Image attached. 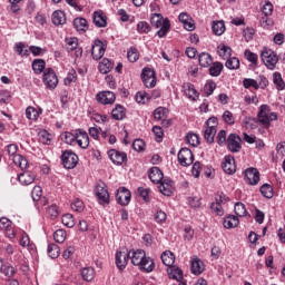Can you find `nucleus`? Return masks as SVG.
Wrapping results in <instances>:
<instances>
[{
    "label": "nucleus",
    "mask_w": 285,
    "mask_h": 285,
    "mask_svg": "<svg viewBox=\"0 0 285 285\" xmlns=\"http://www.w3.org/2000/svg\"><path fill=\"white\" fill-rule=\"evenodd\" d=\"M129 259L134 266H139L146 273H153L155 271V263L149 257H146V252L144 249L130 250L128 252Z\"/></svg>",
    "instance_id": "f257e3e1"
},
{
    "label": "nucleus",
    "mask_w": 285,
    "mask_h": 285,
    "mask_svg": "<svg viewBox=\"0 0 285 285\" xmlns=\"http://www.w3.org/2000/svg\"><path fill=\"white\" fill-rule=\"evenodd\" d=\"M150 23L151 26H154L155 28H160L157 31V36L161 39L163 37H166V35H168V30H170V20L168 19H164V16H161L160 13H155L151 18H150Z\"/></svg>",
    "instance_id": "f03ea898"
},
{
    "label": "nucleus",
    "mask_w": 285,
    "mask_h": 285,
    "mask_svg": "<svg viewBox=\"0 0 285 285\" xmlns=\"http://www.w3.org/2000/svg\"><path fill=\"white\" fill-rule=\"evenodd\" d=\"M257 119L262 126L268 128L271 121H277V114L271 112V107L267 105H262L257 115Z\"/></svg>",
    "instance_id": "7ed1b4c3"
},
{
    "label": "nucleus",
    "mask_w": 285,
    "mask_h": 285,
    "mask_svg": "<svg viewBox=\"0 0 285 285\" xmlns=\"http://www.w3.org/2000/svg\"><path fill=\"white\" fill-rule=\"evenodd\" d=\"M261 58L263 63H265L266 68H268V70H275V67L279 61V57L277 56V53L268 48L263 49Z\"/></svg>",
    "instance_id": "20e7f679"
},
{
    "label": "nucleus",
    "mask_w": 285,
    "mask_h": 285,
    "mask_svg": "<svg viewBox=\"0 0 285 285\" xmlns=\"http://www.w3.org/2000/svg\"><path fill=\"white\" fill-rule=\"evenodd\" d=\"M42 81L48 90H55L59 86V78L52 68L45 69Z\"/></svg>",
    "instance_id": "39448f33"
},
{
    "label": "nucleus",
    "mask_w": 285,
    "mask_h": 285,
    "mask_svg": "<svg viewBox=\"0 0 285 285\" xmlns=\"http://www.w3.org/2000/svg\"><path fill=\"white\" fill-rule=\"evenodd\" d=\"M244 88H253L254 90H259V88H266L268 86V80L264 76H259V81L253 78H245L243 80Z\"/></svg>",
    "instance_id": "423d86ee"
},
{
    "label": "nucleus",
    "mask_w": 285,
    "mask_h": 285,
    "mask_svg": "<svg viewBox=\"0 0 285 285\" xmlns=\"http://www.w3.org/2000/svg\"><path fill=\"white\" fill-rule=\"evenodd\" d=\"M61 160L65 168H67L68 170H71L77 166L79 161V157L75 153L70 150H66L61 156Z\"/></svg>",
    "instance_id": "0eeeda50"
},
{
    "label": "nucleus",
    "mask_w": 285,
    "mask_h": 285,
    "mask_svg": "<svg viewBox=\"0 0 285 285\" xmlns=\"http://www.w3.org/2000/svg\"><path fill=\"white\" fill-rule=\"evenodd\" d=\"M106 55V45L104 41L96 39L91 47V57L95 61H99Z\"/></svg>",
    "instance_id": "6e6552de"
},
{
    "label": "nucleus",
    "mask_w": 285,
    "mask_h": 285,
    "mask_svg": "<svg viewBox=\"0 0 285 285\" xmlns=\"http://www.w3.org/2000/svg\"><path fill=\"white\" fill-rule=\"evenodd\" d=\"M178 161L180 166H190L195 161V156L193 151L188 148H181L178 153Z\"/></svg>",
    "instance_id": "1a4fd4ad"
},
{
    "label": "nucleus",
    "mask_w": 285,
    "mask_h": 285,
    "mask_svg": "<svg viewBox=\"0 0 285 285\" xmlns=\"http://www.w3.org/2000/svg\"><path fill=\"white\" fill-rule=\"evenodd\" d=\"M227 148L230 153H239L242 150V138L237 134H230L227 138Z\"/></svg>",
    "instance_id": "9d476101"
},
{
    "label": "nucleus",
    "mask_w": 285,
    "mask_h": 285,
    "mask_svg": "<svg viewBox=\"0 0 285 285\" xmlns=\"http://www.w3.org/2000/svg\"><path fill=\"white\" fill-rule=\"evenodd\" d=\"M132 195L130 190L126 187H120L116 194V200L120 204V206H128L130 204Z\"/></svg>",
    "instance_id": "9b49d317"
},
{
    "label": "nucleus",
    "mask_w": 285,
    "mask_h": 285,
    "mask_svg": "<svg viewBox=\"0 0 285 285\" xmlns=\"http://www.w3.org/2000/svg\"><path fill=\"white\" fill-rule=\"evenodd\" d=\"M244 175L245 181H247L249 186H257V184H259V170H257V168H247Z\"/></svg>",
    "instance_id": "f8f14e48"
},
{
    "label": "nucleus",
    "mask_w": 285,
    "mask_h": 285,
    "mask_svg": "<svg viewBox=\"0 0 285 285\" xmlns=\"http://www.w3.org/2000/svg\"><path fill=\"white\" fill-rule=\"evenodd\" d=\"M108 155L112 164H117V166H121V164L128 159L126 153L118 151L117 149L109 150Z\"/></svg>",
    "instance_id": "ddd939ff"
},
{
    "label": "nucleus",
    "mask_w": 285,
    "mask_h": 285,
    "mask_svg": "<svg viewBox=\"0 0 285 285\" xmlns=\"http://www.w3.org/2000/svg\"><path fill=\"white\" fill-rule=\"evenodd\" d=\"M115 99H117V97L112 91H101L97 95V101L104 106L115 104Z\"/></svg>",
    "instance_id": "4468645a"
},
{
    "label": "nucleus",
    "mask_w": 285,
    "mask_h": 285,
    "mask_svg": "<svg viewBox=\"0 0 285 285\" xmlns=\"http://www.w3.org/2000/svg\"><path fill=\"white\" fill-rule=\"evenodd\" d=\"M128 259H130V254L128 252H117L116 253V266L119 271H124L128 266Z\"/></svg>",
    "instance_id": "2eb2a0df"
},
{
    "label": "nucleus",
    "mask_w": 285,
    "mask_h": 285,
    "mask_svg": "<svg viewBox=\"0 0 285 285\" xmlns=\"http://www.w3.org/2000/svg\"><path fill=\"white\" fill-rule=\"evenodd\" d=\"M222 168L226 175H234L237 170V167L235 166V158L233 156H226Z\"/></svg>",
    "instance_id": "dca6fc26"
},
{
    "label": "nucleus",
    "mask_w": 285,
    "mask_h": 285,
    "mask_svg": "<svg viewBox=\"0 0 285 285\" xmlns=\"http://www.w3.org/2000/svg\"><path fill=\"white\" fill-rule=\"evenodd\" d=\"M76 141L78 146L85 150L90 146V138L88 137V132L82 130L76 131Z\"/></svg>",
    "instance_id": "f3484780"
},
{
    "label": "nucleus",
    "mask_w": 285,
    "mask_h": 285,
    "mask_svg": "<svg viewBox=\"0 0 285 285\" xmlns=\"http://www.w3.org/2000/svg\"><path fill=\"white\" fill-rule=\"evenodd\" d=\"M96 196L99 202H102V204H110V194H108V189H106V187L101 185L96 186Z\"/></svg>",
    "instance_id": "a211bd4d"
},
{
    "label": "nucleus",
    "mask_w": 285,
    "mask_h": 285,
    "mask_svg": "<svg viewBox=\"0 0 285 285\" xmlns=\"http://www.w3.org/2000/svg\"><path fill=\"white\" fill-rule=\"evenodd\" d=\"M148 175L153 184H161V180L164 179V173L159 167H151Z\"/></svg>",
    "instance_id": "6ab92c4d"
},
{
    "label": "nucleus",
    "mask_w": 285,
    "mask_h": 285,
    "mask_svg": "<svg viewBox=\"0 0 285 285\" xmlns=\"http://www.w3.org/2000/svg\"><path fill=\"white\" fill-rule=\"evenodd\" d=\"M36 177L32 171H24L19 175L18 179L23 186H30V184L35 183Z\"/></svg>",
    "instance_id": "aec40b11"
},
{
    "label": "nucleus",
    "mask_w": 285,
    "mask_h": 285,
    "mask_svg": "<svg viewBox=\"0 0 285 285\" xmlns=\"http://www.w3.org/2000/svg\"><path fill=\"white\" fill-rule=\"evenodd\" d=\"M173 180L170 179H165L164 181H161V184L159 185V191L165 195V197H170V195H173Z\"/></svg>",
    "instance_id": "412c9836"
},
{
    "label": "nucleus",
    "mask_w": 285,
    "mask_h": 285,
    "mask_svg": "<svg viewBox=\"0 0 285 285\" xmlns=\"http://www.w3.org/2000/svg\"><path fill=\"white\" fill-rule=\"evenodd\" d=\"M92 19L97 28H106V26H108L104 11H95Z\"/></svg>",
    "instance_id": "4be33fe9"
},
{
    "label": "nucleus",
    "mask_w": 285,
    "mask_h": 285,
    "mask_svg": "<svg viewBox=\"0 0 285 285\" xmlns=\"http://www.w3.org/2000/svg\"><path fill=\"white\" fill-rule=\"evenodd\" d=\"M183 92L188 97V99H191L195 101L197 97V90H195V86L190 82L183 83Z\"/></svg>",
    "instance_id": "5701e85b"
},
{
    "label": "nucleus",
    "mask_w": 285,
    "mask_h": 285,
    "mask_svg": "<svg viewBox=\"0 0 285 285\" xmlns=\"http://www.w3.org/2000/svg\"><path fill=\"white\" fill-rule=\"evenodd\" d=\"M51 21L53 26H63L66 23V13L61 10L53 11Z\"/></svg>",
    "instance_id": "b1692460"
},
{
    "label": "nucleus",
    "mask_w": 285,
    "mask_h": 285,
    "mask_svg": "<svg viewBox=\"0 0 285 285\" xmlns=\"http://www.w3.org/2000/svg\"><path fill=\"white\" fill-rule=\"evenodd\" d=\"M215 135H217V128L215 126L206 127L204 131V139L207 144L215 142Z\"/></svg>",
    "instance_id": "393cba45"
},
{
    "label": "nucleus",
    "mask_w": 285,
    "mask_h": 285,
    "mask_svg": "<svg viewBox=\"0 0 285 285\" xmlns=\"http://www.w3.org/2000/svg\"><path fill=\"white\" fill-rule=\"evenodd\" d=\"M198 61H199V66H202V68H208L209 66L213 65V56H210V53H208V52H202L198 56Z\"/></svg>",
    "instance_id": "a878e982"
},
{
    "label": "nucleus",
    "mask_w": 285,
    "mask_h": 285,
    "mask_svg": "<svg viewBox=\"0 0 285 285\" xmlns=\"http://www.w3.org/2000/svg\"><path fill=\"white\" fill-rule=\"evenodd\" d=\"M112 119H116V121H121L124 117H126V108L121 105H116L115 109L111 111Z\"/></svg>",
    "instance_id": "bb28decb"
},
{
    "label": "nucleus",
    "mask_w": 285,
    "mask_h": 285,
    "mask_svg": "<svg viewBox=\"0 0 285 285\" xmlns=\"http://www.w3.org/2000/svg\"><path fill=\"white\" fill-rule=\"evenodd\" d=\"M191 273L194 275H202L204 273V262L199 258H194L191 261Z\"/></svg>",
    "instance_id": "cd10ccee"
},
{
    "label": "nucleus",
    "mask_w": 285,
    "mask_h": 285,
    "mask_svg": "<svg viewBox=\"0 0 285 285\" xmlns=\"http://www.w3.org/2000/svg\"><path fill=\"white\" fill-rule=\"evenodd\" d=\"M73 28L78 32H86V30H88V20H86V18H76L73 20Z\"/></svg>",
    "instance_id": "c85d7f7f"
},
{
    "label": "nucleus",
    "mask_w": 285,
    "mask_h": 285,
    "mask_svg": "<svg viewBox=\"0 0 285 285\" xmlns=\"http://www.w3.org/2000/svg\"><path fill=\"white\" fill-rule=\"evenodd\" d=\"M32 70L36 75H41V72H46V60L35 59L32 61Z\"/></svg>",
    "instance_id": "c756f323"
},
{
    "label": "nucleus",
    "mask_w": 285,
    "mask_h": 285,
    "mask_svg": "<svg viewBox=\"0 0 285 285\" xmlns=\"http://www.w3.org/2000/svg\"><path fill=\"white\" fill-rule=\"evenodd\" d=\"M168 275L170 279H176V282H181V279H184V272L179 267L169 268Z\"/></svg>",
    "instance_id": "7c9ffc66"
},
{
    "label": "nucleus",
    "mask_w": 285,
    "mask_h": 285,
    "mask_svg": "<svg viewBox=\"0 0 285 285\" xmlns=\"http://www.w3.org/2000/svg\"><path fill=\"white\" fill-rule=\"evenodd\" d=\"M239 226V218L234 215H229L224 219V227L225 228H237Z\"/></svg>",
    "instance_id": "2f4dec72"
},
{
    "label": "nucleus",
    "mask_w": 285,
    "mask_h": 285,
    "mask_svg": "<svg viewBox=\"0 0 285 285\" xmlns=\"http://www.w3.org/2000/svg\"><path fill=\"white\" fill-rule=\"evenodd\" d=\"M212 30L214 35L217 37H222L224 32H226V24L224 23V20L217 21L213 23Z\"/></svg>",
    "instance_id": "473e14b6"
},
{
    "label": "nucleus",
    "mask_w": 285,
    "mask_h": 285,
    "mask_svg": "<svg viewBox=\"0 0 285 285\" xmlns=\"http://www.w3.org/2000/svg\"><path fill=\"white\" fill-rule=\"evenodd\" d=\"M81 277L85 282H92L95 279V269L92 267L82 268Z\"/></svg>",
    "instance_id": "72a5a7b5"
},
{
    "label": "nucleus",
    "mask_w": 285,
    "mask_h": 285,
    "mask_svg": "<svg viewBox=\"0 0 285 285\" xmlns=\"http://www.w3.org/2000/svg\"><path fill=\"white\" fill-rule=\"evenodd\" d=\"M98 70H99V72H101V75H108V72H110V70H112V62H110V60H108V59H104L99 63Z\"/></svg>",
    "instance_id": "f704fd0d"
},
{
    "label": "nucleus",
    "mask_w": 285,
    "mask_h": 285,
    "mask_svg": "<svg viewBox=\"0 0 285 285\" xmlns=\"http://www.w3.org/2000/svg\"><path fill=\"white\" fill-rule=\"evenodd\" d=\"M161 262L165 266H173L175 264V254L171 252H164L161 254Z\"/></svg>",
    "instance_id": "c9c22d12"
},
{
    "label": "nucleus",
    "mask_w": 285,
    "mask_h": 285,
    "mask_svg": "<svg viewBox=\"0 0 285 285\" xmlns=\"http://www.w3.org/2000/svg\"><path fill=\"white\" fill-rule=\"evenodd\" d=\"M223 70H224V65L222 62H214L213 66L209 68V75L212 77H219Z\"/></svg>",
    "instance_id": "e433bc0d"
},
{
    "label": "nucleus",
    "mask_w": 285,
    "mask_h": 285,
    "mask_svg": "<svg viewBox=\"0 0 285 285\" xmlns=\"http://www.w3.org/2000/svg\"><path fill=\"white\" fill-rule=\"evenodd\" d=\"M61 253V249L57 244H49L48 246V255L51 257V259H57Z\"/></svg>",
    "instance_id": "4c0bfd02"
},
{
    "label": "nucleus",
    "mask_w": 285,
    "mask_h": 285,
    "mask_svg": "<svg viewBox=\"0 0 285 285\" xmlns=\"http://www.w3.org/2000/svg\"><path fill=\"white\" fill-rule=\"evenodd\" d=\"M233 52V49L226 45H219L218 46V55L219 57H223V59H228Z\"/></svg>",
    "instance_id": "58836bf2"
},
{
    "label": "nucleus",
    "mask_w": 285,
    "mask_h": 285,
    "mask_svg": "<svg viewBox=\"0 0 285 285\" xmlns=\"http://www.w3.org/2000/svg\"><path fill=\"white\" fill-rule=\"evenodd\" d=\"M273 81H274L277 90H284L285 83H284V79L282 78V73L274 72Z\"/></svg>",
    "instance_id": "ea45409f"
},
{
    "label": "nucleus",
    "mask_w": 285,
    "mask_h": 285,
    "mask_svg": "<svg viewBox=\"0 0 285 285\" xmlns=\"http://www.w3.org/2000/svg\"><path fill=\"white\" fill-rule=\"evenodd\" d=\"M261 193L263 197H266L267 199H273V187L269 184H264L261 187Z\"/></svg>",
    "instance_id": "a19ab883"
},
{
    "label": "nucleus",
    "mask_w": 285,
    "mask_h": 285,
    "mask_svg": "<svg viewBox=\"0 0 285 285\" xmlns=\"http://www.w3.org/2000/svg\"><path fill=\"white\" fill-rule=\"evenodd\" d=\"M136 101L137 104H148V101H150V95L146 91H138L136 94Z\"/></svg>",
    "instance_id": "79ce46f5"
},
{
    "label": "nucleus",
    "mask_w": 285,
    "mask_h": 285,
    "mask_svg": "<svg viewBox=\"0 0 285 285\" xmlns=\"http://www.w3.org/2000/svg\"><path fill=\"white\" fill-rule=\"evenodd\" d=\"M13 164H16V166H19V168H28V159H26L21 155L13 156Z\"/></svg>",
    "instance_id": "37998d69"
},
{
    "label": "nucleus",
    "mask_w": 285,
    "mask_h": 285,
    "mask_svg": "<svg viewBox=\"0 0 285 285\" xmlns=\"http://www.w3.org/2000/svg\"><path fill=\"white\" fill-rule=\"evenodd\" d=\"M225 66L228 68V70H237L239 68V59L235 57L229 58L227 59Z\"/></svg>",
    "instance_id": "c03bdc74"
},
{
    "label": "nucleus",
    "mask_w": 285,
    "mask_h": 285,
    "mask_svg": "<svg viewBox=\"0 0 285 285\" xmlns=\"http://www.w3.org/2000/svg\"><path fill=\"white\" fill-rule=\"evenodd\" d=\"M235 214L238 217H246V205L243 203H236L234 206Z\"/></svg>",
    "instance_id": "a18cd8bd"
},
{
    "label": "nucleus",
    "mask_w": 285,
    "mask_h": 285,
    "mask_svg": "<svg viewBox=\"0 0 285 285\" xmlns=\"http://www.w3.org/2000/svg\"><path fill=\"white\" fill-rule=\"evenodd\" d=\"M26 117H27V119H31L32 121H37V119L39 117V111H37V109H35V107H28L26 109Z\"/></svg>",
    "instance_id": "49530a36"
},
{
    "label": "nucleus",
    "mask_w": 285,
    "mask_h": 285,
    "mask_svg": "<svg viewBox=\"0 0 285 285\" xmlns=\"http://www.w3.org/2000/svg\"><path fill=\"white\" fill-rule=\"evenodd\" d=\"M53 239L57 244H63L66 242V230L58 229L53 233Z\"/></svg>",
    "instance_id": "de8ad7c7"
},
{
    "label": "nucleus",
    "mask_w": 285,
    "mask_h": 285,
    "mask_svg": "<svg viewBox=\"0 0 285 285\" xmlns=\"http://www.w3.org/2000/svg\"><path fill=\"white\" fill-rule=\"evenodd\" d=\"M62 224L63 226H67V228H73L75 227V218L71 214H65L62 216Z\"/></svg>",
    "instance_id": "09e8293b"
},
{
    "label": "nucleus",
    "mask_w": 285,
    "mask_h": 285,
    "mask_svg": "<svg viewBox=\"0 0 285 285\" xmlns=\"http://www.w3.org/2000/svg\"><path fill=\"white\" fill-rule=\"evenodd\" d=\"M166 112H167L166 108L158 107L154 111V119H156V121H161V119H164V117H166Z\"/></svg>",
    "instance_id": "8fccbe9b"
},
{
    "label": "nucleus",
    "mask_w": 285,
    "mask_h": 285,
    "mask_svg": "<svg viewBox=\"0 0 285 285\" xmlns=\"http://www.w3.org/2000/svg\"><path fill=\"white\" fill-rule=\"evenodd\" d=\"M71 208L72 210H76V213H82L85 206H83V200L76 198L72 203H71Z\"/></svg>",
    "instance_id": "3c124183"
},
{
    "label": "nucleus",
    "mask_w": 285,
    "mask_h": 285,
    "mask_svg": "<svg viewBox=\"0 0 285 285\" xmlns=\"http://www.w3.org/2000/svg\"><path fill=\"white\" fill-rule=\"evenodd\" d=\"M210 208L214 215H218V217H222L224 215V207H222L219 203H212Z\"/></svg>",
    "instance_id": "603ef678"
},
{
    "label": "nucleus",
    "mask_w": 285,
    "mask_h": 285,
    "mask_svg": "<svg viewBox=\"0 0 285 285\" xmlns=\"http://www.w3.org/2000/svg\"><path fill=\"white\" fill-rule=\"evenodd\" d=\"M186 140L190 146H199V136L197 134H188Z\"/></svg>",
    "instance_id": "864d4df0"
},
{
    "label": "nucleus",
    "mask_w": 285,
    "mask_h": 285,
    "mask_svg": "<svg viewBox=\"0 0 285 285\" xmlns=\"http://www.w3.org/2000/svg\"><path fill=\"white\" fill-rule=\"evenodd\" d=\"M223 120L225 121V124L233 126L235 124V116H233V112H230L229 110H226L223 114Z\"/></svg>",
    "instance_id": "5fc2aeb1"
},
{
    "label": "nucleus",
    "mask_w": 285,
    "mask_h": 285,
    "mask_svg": "<svg viewBox=\"0 0 285 285\" xmlns=\"http://www.w3.org/2000/svg\"><path fill=\"white\" fill-rule=\"evenodd\" d=\"M77 46H79V40L77 38L67 39L68 52H71L72 50H77Z\"/></svg>",
    "instance_id": "6e6d98bb"
},
{
    "label": "nucleus",
    "mask_w": 285,
    "mask_h": 285,
    "mask_svg": "<svg viewBox=\"0 0 285 285\" xmlns=\"http://www.w3.org/2000/svg\"><path fill=\"white\" fill-rule=\"evenodd\" d=\"M141 79H157V77H155V70L150 68L142 69Z\"/></svg>",
    "instance_id": "4d7b16f0"
},
{
    "label": "nucleus",
    "mask_w": 285,
    "mask_h": 285,
    "mask_svg": "<svg viewBox=\"0 0 285 285\" xmlns=\"http://www.w3.org/2000/svg\"><path fill=\"white\" fill-rule=\"evenodd\" d=\"M132 148L136 150V153H141L146 148V142H144L141 139H136L132 142Z\"/></svg>",
    "instance_id": "13d9d810"
},
{
    "label": "nucleus",
    "mask_w": 285,
    "mask_h": 285,
    "mask_svg": "<svg viewBox=\"0 0 285 285\" xmlns=\"http://www.w3.org/2000/svg\"><path fill=\"white\" fill-rule=\"evenodd\" d=\"M127 59L131 62L135 63L139 59V53H137L136 48H130V50L127 52Z\"/></svg>",
    "instance_id": "bf43d9fd"
},
{
    "label": "nucleus",
    "mask_w": 285,
    "mask_h": 285,
    "mask_svg": "<svg viewBox=\"0 0 285 285\" xmlns=\"http://www.w3.org/2000/svg\"><path fill=\"white\" fill-rule=\"evenodd\" d=\"M42 194H43V191L40 186L33 187V189L31 191V197H32L33 202H39V199H41Z\"/></svg>",
    "instance_id": "052dcab7"
},
{
    "label": "nucleus",
    "mask_w": 285,
    "mask_h": 285,
    "mask_svg": "<svg viewBox=\"0 0 285 285\" xmlns=\"http://www.w3.org/2000/svg\"><path fill=\"white\" fill-rule=\"evenodd\" d=\"M243 124L246 126V128H257V119L253 117H246L243 120Z\"/></svg>",
    "instance_id": "680f3d73"
},
{
    "label": "nucleus",
    "mask_w": 285,
    "mask_h": 285,
    "mask_svg": "<svg viewBox=\"0 0 285 285\" xmlns=\"http://www.w3.org/2000/svg\"><path fill=\"white\" fill-rule=\"evenodd\" d=\"M245 58L247 61H250V63H254V66H257V55L252 52L250 50H245Z\"/></svg>",
    "instance_id": "e2e57ef3"
},
{
    "label": "nucleus",
    "mask_w": 285,
    "mask_h": 285,
    "mask_svg": "<svg viewBox=\"0 0 285 285\" xmlns=\"http://www.w3.org/2000/svg\"><path fill=\"white\" fill-rule=\"evenodd\" d=\"M12 227V220L6 218V217H1L0 218V229L1 230H8V228Z\"/></svg>",
    "instance_id": "0e129e2a"
},
{
    "label": "nucleus",
    "mask_w": 285,
    "mask_h": 285,
    "mask_svg": "<svg viewBox=\"0 0 285 285\" xmlns=\"http://www.w3.org/2000/svg\"><path fill=\"white\" fill-rule=\"evenodd\" d=\"M137 30H138V32L148 33V32H150V24H148V22H146V21H140L137 24Z\"/></svg>",
    "instance_id": "69168bd1"
},
{
    "label": "nucleus",
    "mask_w": 285,
    "mask_h": 285,
    "mask_svg": "<svg viewBox=\"0 0 285 285\" xmlns=\"http://www.w3.org/2000/svg\"><path fill=\"white\" fill-rule=\"evenodd\" d=\"M263 13L265 17H271V14H273V3L271 1L265 2L263 6Z\"/></svg>",
    "instance_id": "338daca9"
},
{
    "label": "nucleus",
    "mask_w": 285,
    "mask_h": 285,
    "mask_svg": "<svg viewBox=\"0 0 285 285\" xmlns=\"http://www.w3.org/2000/svg\"><path fill=\"white\" fill-rule=\"evenodd\" d=\"M39 139L41 141V144H47L49 145L50 144V134L48 131H41L39 134Z\"/></svg>",
    "instance_id": "774afa93"
}]
</instances>
